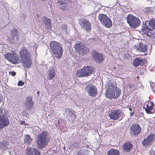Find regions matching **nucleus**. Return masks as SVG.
Returning a JSON list of instances; mask_svg holds the SVG:
<instances>
[{
  "label": "nucleus",
  "instance_id": "1",
  "mask_svg": "<svg viewBox=\"0 0 155 155\" xmlns=\"http://www.w3.org/2000/svg\"><path fill=\"white\" fill-rule=\"evenodd\" d=\"M48 133L46 131H43L38 136L36 140L37 145L40 149L45 147L50 141Z\"/></svg>",
  "mask_w": 155,
  "mask_h": 155
},
{
  "label": "nucleus",
  "instance_id": "2",
  "mask_svg": "<svg viewBox=\"0 0 155 155\" xmlns=\"http://www.w3.org/2000/svg\"><path fill=\"white\" fill-rule=\"evenodd\" d=\"M107 93L105 94L106 97L110 99L117 98L121 93V90L118 89L116 87L110 83L108 84Z\"/></svg>",
  "mask_w": 155,
  "mask_h": 155
},
{
  "label": "nucleus",
  "instance_id": "3",
  "mask_svg": "<svg viewBox=\"0 0 155 155\" xmlns=\"http://www.w3.org/2000/svg\"><path fill=\"white\" fill-rule=\"evenodd\" d=\"M50 46L54 56L58 59L60 58L63 52L61 44L56 41H52L50 43Z\"/></svg>",
  "mask_w": 155,
  "mask_h": 155
},
{
  "label": "nucleus",
  "instance_id": "4",
  "mask_svg": "<svg viewBox=\"0 0 155 155\" xmlns=\"http://www.w3.org/2000/svg\"><path fill=\"white\" fill-rule=\"evenodd\" d=\"M94 68L92 67L87 66L84 67L77 70L76 75L79 77L90 76L94 72Z\"/></svg>",
  "mask_w": 155,
  "mask_h": 155
},
{
  "label": "nucleus",
  "instance_id": "5",
  "mask_svg": "<svg viewBox=\"0 0 155 155\" xmlns=\"http://www.w3.org/2000/svg\"><path fill=\"white\" fill-rule=\"evenodd\" d=\"M5 58L13 64H19L21 62L18 55L14 51H11L4 55Z\"/></svg>",
  "mask_w": 155,
  "mask_h": 155
},
{
  "label": "nucleus",
  "instance_id": "6",
  "mask_svg": "<svg viewBox=\"0 0 155 155\" xmlns=\"http://www.w3.org/2000/svg\"><path fill=\"white\" fill-rule=\"evenodd\" d=\"M127 19V23L131 28H137L140 24V21L139 18L131 15H128Z\"/></svg>",
  "mask_w": 155,
  "mask_h": 155
},
{
  "label": "nucleus",
  "instance_id": "7",
  "mask_svg": "<svg viewBox=\"0 0 155 155\" xmlns=\"http://www.w3.org/2000/svg\"><path fill=\"white\" fill-rule=\"evenodd\" d=\"M74 48L76 52L82 55L87 54L89 52L88 49L81 43L75 44Z\"/></svg>",
  "mask_w": 155,
  "mask_h": 155
},
{
  "label": "nucleus",
  "instance_id": "8",
  "mask_svg": "<svg viewBox=\"0 0 155 155\" xmlns=\"http://www.w3.org/2000/svg\"><path fill=\"white\" fill-rule=\"evenodd\" d=\"M98 19L101 24L107 28H110L112 25L111 20L105 15L101 14L99 15Z\"/></svg>",
  "mask_w": 155,
  "mask_h": 155
},
{
  "label": "nucleus",
  "instance_id": "9",
  "mask_svg": "<svg viewBox=\"0 0 155 155\" xmlns=\"http://www.w3.org/2000/svg\"><path fill=\"white\" fill-rule=\"evenodd\" d=\"M152 29L150 22L148 21L145 22L142 28L143 32L147 36L154 37L153 31Z\"/></svg>",
  "mask_w": 155,
  "mask_h": 155
},
{
  "label": "nucleus",
  "instance_id": "10",
  "mask_svg": "<svg viewBox=\"0 0 155 155\" xmlns=\"http://www.w3.org/2000/svg\"><path fill=\"white\" fill-rule=\"evenodd\" d=\"M85 91L89 96L92 97H95L98 94L97 88L92 84H90L87 86L85 88Z\"/></svg>",
  "mask_w": 155,
  "mask_h": 155
},
{
  "label": "nucleus",
  "instance_id": "11",
  "mask_svg": "<svg viewBox=\"0 0 155 155\" xmlns=\"http://www.w3.org/2000/svg\"><path fill=\"white\" fill-rule=\"evenodd\" d=\"M80 25L82 28L87 32H89L91 30V23L87 19H81Z\"/></svg>",
  "mask_w": 155,
  "mask_h": 155
},
{
  "label": "nucleus",
  "instance_id": "12",
  "mask_svg": "<svg viewBox=\"0 0 155 155\" xmlns=\"http://www.w3.org/2000/svg\"><path fill=\"white\" fill-rule=\"evenodd\" d=\"M124 114L119 110H113L109 113V115L110 118L114 120H116L120 117H122Z\"/></svg>",
  "mask_w": 155,
  "mask_h": 155
},
{
  "label": "nucleus",
  "instance_id": "13",
  "mask_svg": "<svg viewBox=\"0 0 155 155\" xmlns=\"http://www.w3.org/2000/svg\"><path fill=\"white\" fill-rule=\"evenodd\" d=\"M92 55L94 60L97 62L101 63L104 60V58L102 54L96 51H93Z\"/></svg>",
  "mask_w": 155,
  "mask_h": 155
},
{
  "label": "nucleus",
  "instance_id": "14",
  "mask_svg": "<svg viewBox=\"0 0 155 155\" xmlns=\"http://www.w3.org/2000/svg\"><path fill=\"white\" fill-rule=\"evenodd\" d=\"M19 54L21 59L31 57L30 53L28 51L27 48L24 47L20 49Z\"/></svg>",
  "mask_w": 155,
  "mask_h": 155
},
{
  "label": "nucleus",
  "instance_id": "15",
  "mask_svg": "<svg viewBox=\"0 0 155 155\" xmlns=\"http://www.w3.org/2000/svg\"><path fill=\"white\" fill-rule=\"evenodd\" d=\"M131 134L132 135L138 134L140 132L141 129L138 124H134L132 125L130 128Z\"/></svg>",
  "mask_w": 155,
  "mask_h": 155
},
{
  "label": "nucleus",
  "instance_id": "16",
  "mask_svg": "<svg viewBox=\"0 0 155 155\" xmlns=\"http://www.w3.org/2000/svg\"><path fill=\"white\" fill-rule=\"evenodd\" d=\"M154 136L152 134H151L149 135L147 138H145L142 142V144L143 146L145 147L150 145L152 143Z\"/></svg>",
  "mask_w": 155,
  "mask_h": 155
},
{
  "label": "nucleus",
  "instance_id": "17",
  "mask_svg": "<svg viewBox=\"0 0 155 155\" xmlns=\"http://www.w3.org/2000/svg\"><path fill=\"white\" fill-rule=\"evenodd\" d=\"M8 119L3 116H0V128L2 129L9 124Z\"/></svg>",
  "mask_w": 155,
  "mask_h": 155
},
{
  "label": "nucleus",
  "instance_id": "18",
  "mask_svg": "<svg viewBox=\"0 0 155 155\" xmlns=\"http://www.w3.org/2000/svg\"><path fill=\"white\" fill-rule=\"evenodd\" d=\"M24 67L29 68L32 64V61L31 57L21 59Z\"/></svg>",
  "mask_w": 155,
  "mask_h": 155
},
{
  "label": "nucleus",
  "instance_id": "19",
  "mask_svg": "<svg viewBox=\"0 0 155 155\" xmlns=\"http://www.w3.org/2000/svg\"><path fill=\"white\" fill-rule=\"evenodd\" d=\"M26 107L27 109L31 110L33 107L34 102L32 100V98L30 97H28L25 103Z\"/></svg>",
  "mask_w": 155,
  "mask_h": 155
},
{
  "label": "nucleus",
  "instance_id": "20",
  "mask_svg": "<svg viewBox=\"0 0 155 155\" xmlns=\"http://www.w3.org/2000/svg\"><path fill=\"white\" fill-rule=\"evenodd\" d=\"M55 73L54 68L53 67H51L48 71V77L49 80L53 79L54 77Z\"/></svg>",
  "mask_w": 155,
  "mask_h": 155
},
{
  "label": "nucleus",
  "instance_id": "21",
  "mask_svg": "<svg viewBox=\"0 0 155 155\" xmlns=\"http://www.w3.org/2000/svg\"><path fill=\"white\" fill-rule=\"evenodd\" d=\"M44 24L45 25L48 29H50L51 28V23L50 19L48 18L45 17L43 18Z\"/></svg>",
  "mask_w": 155,
  "mask_h": 155
},
{
  "label": "nucleus",
  "instance_id": "22",
  "mask_svg": "<svg viewBox=\"0 0 155 155\" xmlns=\"http://www.w3.org/2000/svg\"><path fill=\"white\" fill-rule=\"evenodd\" d=\"M136 50L139 52H145L147 50V46L143 44V43H140L139 44V47L136 48Z\"/></svg>",
  "mask_w": 155,
  "mask_h": 155
},
{
  "label": "nucleus",
  "instance_id": "23",
  "mask_svg": "<svg viewBox=\"0 0 155 155\" xmlns=\"http://www.w3.org/2000/svg\"><path fill=\"white\" fill-rule=\"evenodd\" d=\"M154 104L152 102H150L148 104L146 105L147 107L145 108V110L148 114H152L153 113V106Z\"/></svg>",
  "mask_w": 155,
  "mask_h": 155
},
{
  "label": "nucleus",
  "instance_id": "24",
  "mask_svg": "<svg viewBox=\"0 0 155 155\" xmlns=\"http://www.w3.org/2000/svg\"><path fill=\"white\" fill-rule=\"evenodd\" d=\"M58 5H60V8L63 11L67 9V4L64 3V0H58Z\"/></svg>",
  "mask_w": 155,
  "mask_h": 155
},
{
  "label": "nucleus",
  "instance_id": "25",
  "mask_svg": "<svg viewBox=\"0 0 155 155\" xmlns=\"http://www.w3.org/2000/svg\"><path fill=\"white\" fill-rule=\"evenodd\" d=\"M123 147L125 151H129L131 150L132 145L130 142H126L123 145Z\"/></svg>",
  "mask_w": 155,
  "mask_h": 155
},
{
  "label": "nucleus",
  "instance_id": "26",
  "mask_svg": "<svg viewBox=\"0 0 155 155\" xmlns=\"http://www.w3.org/2000/svg\"><path fill=\"white\" fill-rule=\"evenodd\" d=\"M38 151L37 149L33 148H28L26 150V153L28 155H33L35 152Z\"/></svg>",
  "mask_w": 155,
  "mask_h": 155
},
{
  "label": "nucleus",
  "instance_id": "27",
  "mask_svg": "<svg viewBox=\"0 0 155 155\" xmlns=\"http://www.w3.org/2000/svg\"><path fill=\"white\" fill-rule=\"evenodd\" d=\"M33 140V138H31L30 136L28 134L25 135L24 141L25 143L28 144H30Z\"/></svg>",
  "mask_w": 155,
  "mask_h": 155
},
{
  "label": "nucleus",
  "instance_id": "28",
  "mask_svg": "<svg viewBox=\"0 0 155 155\" xmlns=\"http://www.w3.org/2000/svg\"><path fill=\"white\" fill-rule=\"evenodd\" d=\"M8 145V143L6 141H3L0 144V149L2 150H4L7 148V147Z\"/></svg>",
  "mask_w": 155,
  "mask_h": 155
},
{
  "label": "nucleus",
  "instance_id": "29",
  "mask_svg": "<svg viewBox=\"0 0 155 155\" xmlns=\"http://www.w3.org/2000/svg\"><path fill=\"white\" fill-rule=\"evenodd\" d=\"M17 31L16 29H14L11 31V35L13 37L14 40H17L18 38Z\"/></svg>",
  "mask_w": 155,
  "mask_h": 155
},
{
  "label": "nucleus",
  "instance_id": "30",
  "mask_svg": "<svg viewBox=\"0 0 155 155\" xmlns=\"http://www.w3.org/2000/svg\"><path fill=\"white\" fill-rule=\"evenodd\" d=\"M119 154L117 150L114 149L110 150L107 153V155H119Z\"/></svg>",
  "mask_w": 155,
  "mask_h": 155
},
{
  "label": "nucleus",
  "instance_id": "31",
  "mask_svg": "<svg viewBox=\"0 0 155 155\" xmlns=\"http://www.w3.org/2000/svg\"><path fill=\"white\" fill-rule=\"evenodd\" d=\"M68 110L72 120L73 121L74 120L76 119V116L74 114V111L72 110V109L70 108H68Z\"/></svg>",
  "mask_w": 155,
  "mask_h": 155
},
{
  "label": "nucleus",
  "instance_id": "32",
  "mask_svg": "<svg viewBox=\"0 0 155 155\" xmlns=\"http://www.w3.org/2000/svg\"><path fill=\"white\" fill-rule=\"evenodd\" d=\"M143 63V61L141 59L139 58H137L134 60L133 64L135 66H137L140 64H142Z\"/></svg>",
  "mask_w": 155,
  "mask_h": 155
},
{
  "label": "nucleus",
  "instance_id": "33",
  "mask_svg": "<svg viewBox=\"0 0 155 155\" xmlns=\"http://www.w3.org/2000/svg\"><path fill=\"white\" fill-rule=\"evenodd\" d=\"M85 150L84 149H82L79 151L77 155H85Z\"/></svg>",
  "mask_w": 155,
  "mask_h": 155
},
{
  "label": "nucleus",
  "instance_id": "34",
  "mask_svg": "<svg viewBox=\"0 0 155 155\" xmlns=\"http://www.w3.org/2000/svg\"><path fill=\"white\" fill-rule=\"evenodd\" d=\"M153 12V10L152 9L150 8H147L145 10V13H147L148 14L151 13L152 14Z\"/></svg>",
  "mask_w": 155,
  "mask_h": 155
},
{
  "label": "nucleus",
  "instance_id": "35",
  "mask_svg": "<svg viewBox=\"0 0 155 155\" xmlns=\"http://www.w3.org/2000/svg\"><path fill=\"white\" fill-rule=\"evenodd\" d=\"M133 86V84H128L126 86L127 90L128 91H130L132 88V87Z\"/></svg>",
  "mask_w": 155,
  "mask_h": 155
},
{
  "label": "nucleus",
  "instance_id": "36",
  "mask_svg": "<svg viewBox=\"0 0 155 155\" xmlns=\"http://www.w3.org/2000/svg\"><path fill=\"white\" fill-rule=\"evenodd\" d=\"M61 28L64 32H67V27L66 25H63L61 26Z\"/></svg>",
  "mask_w": 155,
  "mask_h": 155
},
{
  "label": "nucleus",
  "instance_id": "37",
  "mask_svg": "<svg viewBox=\"0 0 155 155\" xmlns=\"http://www.w3.org/2000/svg\"><path fill=\"white\" fill-rule=\"evenodd\" d=\"M24 82L22 81H19L18 82V85L19 86H22L24 84Z\"/></svg>",
  "mask_w": 155,
  "mask_h": 155
},
{
  "label": "nucleus",
  "instance_id": "38",
  "mask_svg": "<svg viewBox=\"0 0 155 155\" xmlns=\"http://www.w3.org/2000/svg\"><path fill=\"white\" fill-rule=\"evenodd\" d=\"M5 113V112H4L2 108H0V114L1 115V116H3Z\"/></svg>",
  "mask_w": 155,
  "mask_h": 155
},
{
  "label": "nucleus",
  "instance_id": "39",
  "mask_svg": "<svg viewBox=\"0 0 155 155\" xmlns=\"http://www.w3.org/2000/svg\"><path fill=\"white\" fill-rule=\"evenodd\" d=\"M22 115L26 117H28V113L25 111L22 112Z\"/></svg>",
  "mask_w": 155,
  "mask_h": 155
},
{
  "label": "nucleus",
  "instance_id": "40",
  "mask_svg": "<svg viewBox=\"0 0 155 155\" xmlns=\"http://www.w3.org/2000/svg\"><path fill=\"white\" fill-rule=\"evenodd\" d=\"M152 28L155 29V21L152 22V23L150 22Z\"/></svg>",
  "mask_w": 155,
  "mask_h": 155
},
{
  "label": "nucleus",
  "instance_id": "41",
  "mask_svg": "<svg viewBox=\"0 0 155 155\" xmlns=\"http://www.w3.org/2000/svg\"><path fill=\"white\" fill-rule=\"evenodd\" d=\"M9 74L13 76H14L16 74V73L14 71H10Z\"/></svg>",
  "mask_w": 155,
  "mask_h": 155
},
{
  "label": "nucleus",
  "instance_id": "42",
  "mask_svg": "<svg viewBox=\"0 0 155 155\" xmlns=\"http://www.w3.org/2000/svg\"><path fill=\"white\" fill-rule=\"evenodd\" d=\"M150 154L151 155H155V151L151 150L150 151Z\"/></svg>",
  "mask_w": 155,
  "mask_h": 155
},
{
  "label": "nucleus",
  "instance_id": "43",
  "mask_svg": "<svg viewBox=\"0 0 155 155\" xmlns=\"http://www.w3.org/2000/svg\"><path fill=\"white\" fill-rule=\"evenodd\" d=\"M20 124L22 125H25V122L24 121H21L20 122Z\"/></svg>",
  "mask_w": 155,
  "mask_h": 155
},
{
  "label": "nucleus",
  "instance_id": "44",
  "mask_svg": "<svg viewBox=\"0 0 155 155\" xmlns=\"http://www.w3.org/2000/svg\"><path fill=\"white\" fill-rule=\"evenodd\" d=\"M129 109L130 111H131L132 110V109L131 107H129Z\"/></svg>",
  "mask_w": 155,
  "mask_h": 155
},
{
  "label": "nucleus",
  "instance_id": "45",
  "mask_svg": "<svg viewBox=\"0 0 155 155\" xmlns=\"http://www.w3.org/2000/svg\"><path fill=\"white\" fill-rule=\"evenodd\" d=\"M36 94L38 95L39 94V91H37L36 93Z\"/></svg>",
  "mask_w": 155,
  "mask_h": 155
},
{
  "label": "nucleus",
  "instance_id": "46",
  "mask_svg": "<svg viewBox=\"0 0 155 155\" xmlns=\"http://www.w3.org/2000/svg\"><path fill=\"white\" fill-rule=\"evenodd\" d=\"M133 113H134V112H132V113H130V115H131V116H132V114H133Z\"/></svg>",
  "mask_w": 155,
  "mask_h": 155
},
{
  "label": "nucleus",
  "instance_id": "47",
  "mask_svg": "<svg viewBox=\"0 0 155 155\" xmlns=\"http://www.w3.org/2000/svg\"><path fill=\"white\" fill-rule=\"evenodd\" d=\"M153 92L155 93V90L154 89H153Z\"/></svg>",
  "mask_w": 155,
  "mask_h": 155
},
{
  "label": "nucleus",
  "instance_id": "48",
  "mask_svg": "<svg viewBox=\"0 0 155 155\" xmlns=\"http://www.w3.org/2000/svg\"><path fill=\"white\" fill-rule=\"evenodd\" d=\"M150 86L151 87H152V85L151 84H150Z\"/></svg>",
  "mask_w": 155,
  "mask_h": 155
},
{
  "label": "nucleus",
  "instance_id": "49",
  "mask_svg": "<svg viewBox=\"0 0 155 155\" xmlns=\"http://www.w3.org/2000/svg\"><path fill=\"white\" fill-rule=\"evenodd\" d=\"M147 55V54L146 53H145L144 54V55Z\"/></svg>",
  "mask_w": 155,
  "mask_h": 155
},
{
  "label": "nucleus",
  "instance_id": "50",
  "mask_svg": "<svg viewBox=\"0 0 155 155\" xmlns=\"http://www.w3.org/2000/svg\"><path fill=\"white\" fill-rule=\"evenodd\" d=\"M63 7H64H64H64V5H63Z\"/></svg>",
  "mask_w": 155,
  "mask_h": 155
},
{
  "label": "nucleus",
  "instance_id": "51",
  "mask_svg": "<svg viewBox=\"0 0 155 155\" xmlns=\"http://www.w3.org/2000/svg\"><path fill=\"white\" fill-rule=\"evenodd\" d=\"M63 148H64V149H65V147H64Z\"/></svg>",
  "mask_w": 155,
  "mask_h": 155
}]
</instances>
